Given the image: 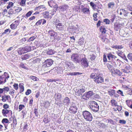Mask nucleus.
<instances>
[{"mask_svg": "<svg viewBox=\"0 0 132 132\" xmlns=\"http://www.w3.org/2000/svg\"><path fill=\"white\" fill-rule=\"evenodd\" d=\"M90 78H93L94 81L97 84H101L104 82L103 78L100 74L92 73L90 76Z\"/></svg>", "mask_w": 132, "mask_h": 132, "instance_id": "1", "label": "nucleus"}, {"mask_svg": "<svg viewBox=\"0 0 132 132\" xmlns=\"http://www.w3.org/2000/svg\"><path fill=\"white\" fill-rule=\"evenodd\" d=\"M88 104L90 108L94 112H96L99 110V106L96 102L91 101Z\"/></svg>", "mask_w": 132, "mask_h": 132, "instance_id": "2", "label": "nucleus"}, {"mask_svg": "<svg viewBox=\"0 0 132 132\" xmlns=\"http://www.w3.org/2000/svg\"><path fill=\"white\" fill-rule=\"evenodd\" d=\"M83 116L84 119L87 121H92L93 117L91 114L88 111H86L83 112Z\"/></svg>", "mask_w": 132, "mask_h": 132, "instance_id": "3", "label": "nucleus"}, {"mask_svg": "<svg viewBox=\"0 0 132 132\" xmlns=\"http://www.w3.org/2000/svg\"><path fill=\"white\" fill-rule=\"evenodd\" d=\"M71 57V60L76 63H79L81 60L80 55L77 54H72Z\"/></svg>", "mask_w": 132, "mask_h": 132, "instance_id": "4", "label": "nucleus"}, {"mask_svg": "<svg viewBox=\"0 0 132 132\" xmlns=\"http://www.w3.org/2000/svg\"><path fill=\"white\" fill-rule=\"evenodd\" d=\"M9 77L8 74L4 72V74L0 76V85L4 84L6 81V79Z\"/></svg>", "mask_w": 132, "mask_h": 132, "instance_id": "5", "label": "nucleus"}, {"mask_svg": "<svg viewBox=\"0 0 132 132\" xmlns=\"http://www.w3.org/2000/svg\"><path fill=\"white\" fill-rule=\"evenodd\" d=\"M94 93L93 91H89L84 93L82 96V99L85 100L89 99L92 96L94 95Z\"/></svg>", "mask_w": 132, "mask_h": 132, "instance_id": "6", "label": "nucleus"}, {"mask_svg": "<svg viewBox=\"0 0 132 132\" xmlns=\"http://www.w3.org/2000/svg\"><path fill=\"white\" fill-rule=\"evenodd\" d=\"M78 108L76 105L72 103L69 109L70 112L72 113L75 114L77 112Z\"/></svg>", "mask_w": 132, "mask_h": 132, "instance_id": "7", "label": "nucleus"}, {"mask_svg": "<svg viewBox=\"0 0 132 132\" xmlns=\"http://www.w3.org/2000/svg\"><path fill=\"white\" fill-rule=\"evenodd\" d=\"M2 112L3 116L5 117L9 116L12 114V111L10 109H2Z\"/></svg>", "mask_w": 132, "mask_h": 132, "instance_id": "8", "label": "nucleus"}, {"mask_svg": "<svg viewBox=\"0 0 132 132\" xmlns=\"http://www.w3.org/2000/svg\"><path fill=\"white\" fill-rule=\"evenodd\" d=\"M85 91L84 87L83 86L82 88L78 89L77 91H75V95L77 96H81L84 93Z\"/></svg>", "mask_w": 132, "mask_h": 132, "instance_id": "9", "label": "nucleus"}, {"mask_svg": "<svg viewBox=\"0 0 132 132\" xmlns=\"http://www.w3.org/2000/svg\"><path fill=\"white\" fill-rule=\"evenodd\" d=\"M84 56L85 57L82 58L80 60L81 61V64L84 67L87 68L88 66V62L87 61V59L85 57V55H84Z\"/></svg>", "mask_w": 132, "mask_h": 132, "instance_id": "10", "label": "nucleus"}, {"mask_svg": "<svg viewBox=\"0 0 132 132\" xmlns=\"http://www.w3.org/2000/svg\"><path fill=\"white\" fill-rule=\"evenodd\" d=\"M10 88L8 86L4 87L3 88H0V97L3 93H7L9 91Z\"/></svg>", "mask_w": 132, "mask_h": 132, "instance_id": "11", "label": "nucleus"}, {"mask_svg": "<svg viewBox=\"0 0 132 132\" xmlns=\"http://www.w3.org/2000/svg\"><path fill=\"white\" fill-rule=\"evenodd\" d=\"M48 33L51 38H54V39L56 38L55 37L56 36L57 34L54 30H50L48 31Z\"/></svg>", "mask_w": 132, "mask_h": 132, "instance_id": "12", "label": "nucleus"}, {"mask_svg": "<svg viewBox=\"0 0 132 132\" xmlns=\"http://www.w3.org/2000/svg\"><path fill=\"white\" fill-rule=\"evenodd\" d=\"M1 100L3 102H5L7 101H9L10 99V97L9 95L4 94L3 95H1Z\"/></svg>", "mask_w": 132, "mask_h": 132, "instance_id": "13", "label": "nucleus"}, {"mask_svg": "<svg viewBox=\"0 0 132 132\" xmlns=\"http://www.w3.org/2000/svg\"><path fill=\"white\" fill-rule=\"evenodd\" d=\"M9 120L11 122H12V124H12L13 125V128H15L17 124V121L15 117H11L10 118Z\"/></svg>", "mask_w": 132, "mask_h": 132, "instance_id": "14", "label": "nucleus"}, {"mask_svg": "<svg viewBox=\"0 0 132 132\" xmlns=\"http://www.w3.org/2000/svg\"><path fill=\"white\" fill-rule=\"evenodd\" d=\"M89 4L93 10H96L97 12H99V10L98 9H100V8H99L98 6H97L93 2H90Z\"/></svg>", "mask_w": 132, "mask_h": 132, "instance_id": "15", "label": "nucleus"}, {"mask_svg": "<svg viewBox=\"0 0 132 132\" xmlns=\"http://www.w3.org/2000/svg\"><path fill=\"white\" fill-rule=\"evenodd\" d=\"M122 26L121 24L118 22L115 23L114 25V29L116 31H118Z\"/></svg>", "mask_w": 132, "mask_h": 132, "instance_id": "16", "label": "nucleus"}, {"mask_svg": "<svg viewBox=\"0 0 132 132\" xmlns=\"http://www.w3.org/2000/svg\"><path fill=\"white\" fill-rule=\"evenodd\" d=\"M55 27L56 29L59 31H62L64 29V25L62 23H58L55 25Z\"/></svg>", "mask_w": 132, "mask_h": 132, "instance_id": "17", "label": "nucleus"}, {"mask_svg": "<svg viewBox=\"0 0 132 132\" xmlns=\"http://www.w3.org/2000/svg\"><path fill=\"white\" fill-rule=\"evenodd\" d=\"M53 61L51 59H47L46 60L44 63H45L47 67H50L53 64Z\"/></svg>", "mask_w": 132, "mask_h": 132, "instance_id": "18", "label": "nucleus"}, {"mask_svg": "<svg viewBox=\"0 0 132 132\" xmlns=\"http://www.w3.org/2000/svg\"><path fill=\"white\" fill-rule=\"evenodd\" d=\"M70 102V100L69 98L65 97L63 101V103L64 105L68 106Z\"/></svg>", "mask_w": 132, "mask_h": 132, "instance_id": "19", "label": "nucleus"}, {"mask_svg": "<svg viewBox=\"0 0 132 132\" xmlns=\"http://www.w3.org/2000/svg\"><path fill=\"white\" fill-rule=\"evenodd\" d=\"M46 7L44 5H42L37 6L35 8V10H39L40 12L46 10Z\"/></svg>", "mask_w": 132, "mask_h": 132, "instance_id": "20", "label": "nucleus"}, {"mask_svg": "<svg viewBox=\"0 0 132 132\" xmlns=\"http://www.w3.org/2000/svg\"><path fill=\"white\" fill-rule=\"evenodd\" d=\"M100 32L101 33V34L102 35L105 34L107 31V30L104 26H101L100 27Z\"/></svg>", "mask_w": 132, "mask_h": 132, "instance_id": "21", "label": "nucleus"}, {"mask_svg": "<svg viewBox=\"0 0 132 132\" xmlns=\"http://www.w3.org/2000/svg\"><path fill=\"white\" fill-rule=\"evenodd\" d=\"M42 22H43L42 24H44L46 23V21L44 19L40 20L36 23L35 25L37 26L40 25L41 24Z\"/></svg>", "mask_w": 132, "mask_h": 132, "instance_id": "22", "label": "nucleus"}, {"mask_svg": "<svg viewBox=\"0 0 132 132\" xmlns=\"http://www.w3.org/2000/svg\"><path fill=\"white\" fill-rule=\"evenodd\" d=\"M110 103L111 105L112 106L116 107L118 106L117 102L113 98L111 100Z\"/></svg>", "mask_w": 132, "mask_h": 132, "instance_id": "23", "label": "nucleus"}, {"mask_svg": "<svg viewBox=\"0 0 132 132\" xmlns=\"http://www.w3.org/2000/svg\"><path fill=\"white\" fill-rule=\"evenodd\" d=\"M17 52L18 54L19 55H21L26 53L23 47H20L18 48L17 50Z\"/></svg>", "mask_w": 132, "mask_h": 132, "instance_id": "24", "label": "nucleus"}, {"mask_svg": "<svg viewBox=\"0 0 132 132\" xmlns=\"http://www.w3.org/2000/svg\"><path fill=\"white\" fill-rule=\"evenodd\" d=\"M126 102L127 106L130 108L132 109V100H127L126 101Z\"/></svg>", "mask_w": 132, "mask_h": 132, "instance_id": "25", "label": "nucleus"}, {"mask_svg": "<svg viewBox=\"0 0 132 132\" xmlns=\"http://www.w3.org/2000/svg\"><path fill=\"white\" fill-rule=\"evenodd\" d=\"M81 11L85 14H89L90 13V11L89 8H82L81 9Z\"/></svg>", "mask_w": 132, "mask_h": 132, "instance_id": "26", "label": "nucleus"}, {"mask_svg": "<svg viewBox=\"0 0 132 132\" xmlns=\"http://www.w3.org/2000/svg\"><path fill=\"white\" fill-rule=\"evenodd\" d=\"M82 74V73L78 72H68L67 73V75L68 76H76Z\"/></svg>", "mask_w": 132, "mask_h": 132, "instance_id": "27", "label": "nucleus"}, {"mask_svg": "<svg viewBox=\"0 0 132 132\" xmlns=\"http://www.w3.org/2000/svg\"><path fill=\"white\" fill-rule=\"evenodd\" d=\"M24 84L22 83H20L19 84V87L20 89V93H22L24 90Z\"/></svg>", "mask_w": 132, "mask_h": 132, "instance_id": "28", "label": "nucleus"}, {"mask_svg": "<svg viewBox=\"0 0 132 132\" xmlns=\"http://www.w3.org/2000/svg\"><path fill=\"white\" fill-rule=\"evenodd\" d=\"M43 15L44 18L45 19H48L50 18V16L49 15V13L48 12L45 11L43 13Z\"/></svg>", "mask_w": 132, "mask_h": 132, "instance_id": "29", "label": "nucleus"}, {"mask_svg": "<svg viewBox=\"0 0 132 132\" xmlns=\"http://www.w3.org/2000/svg\"><path fill=\"white\" fill-rule=\"evenodd\" d=\"M69 7L68 5H64L60 7V9L63 11H66Z\"/></svg>", "mask_w": 132, "mask_h": 132, "instance_id": "30", "label": "nucleus"}, {"mask_svg": "<svg viewBox=\"0 0 132 132\" xmlns=\"http://www.w3.org/2000/svg\"><path fill=\"white\" fill-rule=\"evenodd\" d=\"M25 53H27L30 51L31 47L30 46H27L23 47Z\"/></svg>", "mask_w": 132, "mask_h": 132, "instance_id": "31", "label": "nucleus"}, {"mask_svg": "<svg viewBox=\"0 0 132 132\" xmlns=\"http://www.w3.org/2000/svg\"><path fill=\"white\" fill-rule=\"evenodd\" d=\"M107 57L108 59L110 60L111 59H115L117 57L115 55L112 54L111 53H109L108 54Z\"/></svg>", "mask_w": 132, "mask_h": 132, "instance_id": "32", "label": "nucleus"}, {"mask_svg": "<svg viewBox=\"0 0 132 132\" xmlns=\"http://www.w3.org/2000/svg\"><path fill=\"white\" fill-rule=\"evenodd\" d=\"M56 101H59L60 102H61V100L62 98V95L60 93H57L56 94Z\"/></svg>", "mask_w": 132, "mask_h": 132, "instance_id": "33", "label": "nucleus"}, {"mask_svg": "<svg viewBox=\"0 0 132 132\" xmlns=\"http://www.w3.org/2000/svg\"><path fill=\"white\" fill-rule=\"evenodd\" d=\"M65 64L68 67L70 68H72L73 65V64L72 63L69 61L65 62Z\"/></svg>", "mask_w": 132, "mask_h": 132, "instance_id": "34", "label": "nucleus"}, {"mask_svg": "<svg viewBox=\"0 0 132 132\" xmlns=\"http://www.w3.org/2000/svg\"><path fill=\"white\" fill-rule=\"evenodd\" d=\"M29 55L28 54H27L22 56L21 58V59L23 60H26L29 59Z\"/></svg>", "mask_w": 132, "mask_h": 132, "instance_id": "35", "label": "nucleus"}, {"mask_svg": "<svg viewBox=\"0 0 132 132\" xmlns=\"http://www.w3.org/2000/svg\"><path fill=\"white\" fill-rule=\"evenodd\" d=\"M129 67H128L126 66L125 67V69H122V71L125 73H128L130 72Z\"/></svg>", "mask_w": 132, "mask_h": 132, "instance_id": "36", "label": "nucleus"}, {"mask_svg": "<svg viewBox=\"0 0 132 132\" xmlns=\"http://www.w3.org/2000/svg\"><path fill=\"white\" fill-rule=\"evenodd\" d=\"M29 78L34 81H38L39 80V78L37 77L33 76H30Z\"/></svg>", "mask_w": 132, "mask_h": 132, "instance_id": "37", "label": "nucleus"}, {"mask_svg": "<svg viewBox=\"0 0 132 132\" xmlns=\"http://www.w3.org/2000/svg\"><path fill=\"white\" fill-rule=\"evenodd\" d=\"M108 93L110 96H112L115 93V90L113 89H111L108 91Z\"/></svg>", "mask_w": 132, "mask_h": 132, "instance_id": "38", "label": "nucleus"}, {"mask_svg": "<svg viewBox=\"0 0 132 132\" xmlns=\"http://www.w3.org/2000/svg\"><path fill=\"white\" fill-rule=\"evenodd\" d=\"M48 3L49 5L51 7H53L55 5V3L53 0L50 1H48Z\"/></svg>", "mask_w": 132, "mask_h": 132, "instance_id": "39", "label": "nucleus"}, {"mask_svg": "<svg viewBox=\"0 0 132 132\" xmlns=\"http://www.w3.org/2000/svg\"><path fill=\"white\" fill-rule=\"evenodd\" d=\"M115 4L113 2H111L108 4V7L109 9L112 8L114 7Z\"/></svg>", "mask_w": 132, "mask_h": 132, "instance_id": "40", "label": "nucleus"}, {"mask_svg": "<svg viewBox=\"0 0 132 132\" xmlns=\"http://www.w3.org/2000/svg\"><path fill=\"white\" fill-rule=\"evenodd\" d=\"M44 104V107L46 108H48L50 105V103L48 101L45 102Z\"/></svg>", "mask_w": 132, "mask_h": 132, "instance_id": "41", "label": "nucleus"}, {"mask_svg": "<svg viewBox=\"0 0 132 132\" xmlns=\"http://www.w3.org/2000/svg\"><path fill=\"white\" fill-rule=\"evenodd\" d=\"M117 69L115 70L114 69H112L111 70V72L112 76H114L117 75Z\"/></svg>", "mask_w": 132, "mask_h": 132, "instance_id": "42", "label": "nucleus"}, {"mask_svg": "<svg viewBox=\"0 0 132 132\" xmlns=\"http://www.w3.org/2000/svg\"><path fill=\"white\" fill-rule=\"evenodd\" d=\"M54 51L52 50L51 49H48L47 52V54L49 55H52L54 54Z\"/></svg>", "mask_w": 132, "mask_h": 132, "instance_id": "43", "label": "nucleus"}, {"mask_svg": "<svg viewBox=\"0 0 132 132\" xmlns=\"http://www.w3.org/2000/svg\"><path fill=\"white\" fill-rule=\"evenodd\" d=\"M40 61L41 59H40L39 58H37L33 60L32 62L34 63L39 64Z\"/></svg>", "mask_w": 132, "mask_h": 132, "instance_id": "44", "label": "nucleus"}, {"mask_svg": "<svg viewBox=\"0 0 132 132\" xmlns=\"http://www.w3.org/2000/svg\"><path fill=\"white\" fill-rule=\"evenodd\" d=\"M106 66L108 69L110 70H111L113 67V65L112 63L111 62H110L109 63H108L106 64Z\"/></svg>", "mask_w": 132, "mask_h": 132, "instance_id": "45", "label": "nucleus"}, {"mask_svg": "<svg viewBox=\"0 0 132 132\" xmlns=\"http://www.w3.org/2000/svg\"><path fill=\"white\" fill-rule=\"evenodd\" d=\"M27 113V111L25 110H23L22 111V115L23 116V118H24L26 117Z\"/></svg>", "mask_w": 132, "mask_h": 132, "instance_id": "46", "label": "nucleus"}, {"mask_svg": "<svg viewBox=\"0 0 132 132\" xmlns=\"http://www.w3.org/2000/svg\"><path fill=\"white\" fill-rule=\"evenodd\" d=\"M98 13H94L93 14V20L94 21H97L98 20V19L97 18V15Z\"/></svg>", "mask_w": 132, "mask_h": 132, "instance_id": "47", "label": "nucleus"}, {"mask_svg": "<svg viewBox=\"0 0 132 132\" xmlns=\"http://www.w3.org/2000/svg\"><path fill=\"white\" fill-rule=\"evenodd\" d=\"M11 31V30L9 29H7L5 30L4 32L2 33V35H3L5 34H9Z\"/></svg>", "mask_w": 132, "mask_h": 132, "instance_id": "48", "label": "nucleus"}, {"mask_svg": "<svg viewBox=\"0 0 132 132\" xmlns=\"http://www.w3.org/2000/svg\"><path fill=\"white\" fill-rule=\"evenodd\" d=\"M33 11H30L28 12L25 15V18H27L28 17L30 16L32 13Z\"/></svg>", "mask_w": 132, "mask_h": 132, "instance_id": "49", "label": "nucleus"}, {"mask_svg": "<svg viewBox=\"0 0 132 132\" xmlns=\"http://www.w3.org/2000/svg\"><path fill=\"white\" fill-rule=\"evenodd\" d=\"M14 3L12 2H9L8 3V5L6 7V8L9 9L13 5Z\"/></svg>", "mask_w": 132, "mask_h": 132, "instance_id": "50", "label": "nucleus"}, {"mask_svg": "<svg viewBox=\"0 0 132 132\" xmlns=\"http://www.w3.org/2000/svg\"><path fill=\"white\" fill-rule=\"evenodd\" d=\"M100 37L103 42H104L105 40L106 39V37L104 36L103 35L101 34Z\"/></svg>", "mask_w": 132, "mask_h": 132, "instance_id": "51", "label": "nucleus"}, {"mask_svg": "<svg viewBox=\"0 0 132 132\" xmlns=\"http://www.w3.org/2000/svg\"><path fill=\"white\" fill-rule=\"evenodd\" d=\"M26 0H20V4L22 6H24L26 5Z\"/></svg>", "mask_w": 132, "mask_h": 132, "instance_id": "52", "label": "nucleus"}, {"mask_svg": "<svg viewBox=\"0 0 132 132\" xmlns=\"http://www.w3.org/2000/svg\"><path fill=\"white\" fill-rule=\"evenodd\" d=\"M19 67L21 68H23L26 70H28V68L26 67L24 65L23 63H21L19 65Z\"/></svg>", "mask_w": 132, "mask_h": 132, "instance_id": "53", "label": "nucleus"}, {"mask_svg": "<svg viewBox=\"0 0 132 132\" xmlns=\"http://www.w3.org/2000/svg\"><path fill=\"white\" fill-rule=\"evenodd\" d=\"M84 39L83 38H80L78 42V44L80 45H83L84 44Z\"/></svg>", "mask_w": 132, "mask_h": 132, "instance_id": "54", "label": "nucleus"}, {"mask_svg": "<svg viewBox=\"0 0 132 132\" xmlns=\"http://www.w3.org/2000/svg\"><path fill=\"white\" fill-rule=\"evenodd\" d=\"M3 109H9L10 106L7 104H4L3 106Z\"/></svg>", "mask_w": 132, "mask_h": 132, "instance_id": "55", "label": "nucleus"}, {"mask_svg": "<svg viewBox=\"0 0 132 132\" xmlns=\"http://www.w3.org/2000/svg\"><path fill=\"white\" fill-rule=\"evenodd\" d=\"M22 10L21 8L20 7H16L15 9V11L16 13H18L20 12Z\"/></svg>", "mask_w": 132, "mask_h": 132, "instance_id": "56", "label": "nucleus"}, {"mask_svg": "<svg viewBox=\"0 0 132 132\" xmlns=\"http://www.w3.org/2000/svg\"><path fill=\"white\" fill-rule=\"evenodd\" d=\"M25 106L23 104H20L19 105V111H20L24 109V108H25Z\"/></svg>", "mask_w": 132, "mask_h": 132, "instance_id": "57", "label": "nucleus"}, {"mask_svg": "<svg viewBox=\"0 0 132 132\" xmlns=\"http://www.w3.org/2000/svg\"><path fill=\"white\" fill-rule=\"evenodd\" d=\"M53 22V23L55 24V25H57L58 23H59L60 22V21L59 19L57 18L54 19Z\"/></svg>", "mask_w": 132, "mask_h": 132, "instance_id": "58", "label": "nucleus"}, {"mask_svg": "<svg viewBox=\"0 0 132 132\" xmlns=\"http://www.w3.org/2000/svg\"><path fill=\"white\" fill-rule=\"evenodd\" d=\"M10 27L12 30H15L16 29L17 27L13 23H12L10 25Z\"/></svg>", "mask_w": 132, "mask_h": 132, "instance_id": "59", "label": "nucleus"}, {"mask_svg": "<svg viewBox=\"0 0 132 132\" xmlns=\"http://www.w3.org/2000/svg\"><path fill=\"white\" fill-rule=\"evenodd\" d=\"M20 22V20H18L15 21L13 23V24L17 27V26L19 25Z\"/></svg>", "mask_w": 132, "mask_h": 132, "instance_id": "60", "label": "nucleus"}, {"mask_svg": "<svg viewBox=\"0 0 132 132\" xmlns=\"http://www.w3.org/2000/svg\"><path fill=\"white\" fill-rule=\"evenodd\" d=\"M117 54L119 56L121 57H123L124 55L123 52L120 51H118V52H117Z\"/></svg>", "mask_w": 132, "mask_h": 132, "instance_id": "61", "label": "nucleus"}, {"mask_svg": "<svg viewBox=\"0 0 132 132\" xmlns=\"http://www.w3.org/2000/svg\"><path fill=\"white\" fill-rule=\"evenodd\" d=\"M90 59L92 61L94 60L95 59L96 56L95 55L93 54L90 55Z\"/></svg>", "mask_w": 132, "mask_h": 132, "instance_id": "62", "label": "nucleus"}, {"mask_svg": "<svg viewBox=\"0 0 132 132\" xmlns=\"http://www.w3.org/2000/svg\"><path fill=\"white\" fill-rule=\"evenodd\" d=\"M103 22H105L106 24H110V20L108 19H105L103 20Z\"/></svg>", "mask_w": 132, "mask_h": 132, "instance_id": "63", "label": "nucleus"}, {"mask_svg": "<svg viewBox=\"0 0 132 132\" xmlns=\"http://www.w3.org/2000/svg\"><path fill=\"white\" fill-rule=\"evenodd\" d=\"M127 57L129 60L132 61V53H129L127 55Z\"/></svg>", "mask_w": 132, "mask_h": 132, "instance_id": "64", "label": "nucleus"}]
</instances>
